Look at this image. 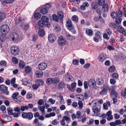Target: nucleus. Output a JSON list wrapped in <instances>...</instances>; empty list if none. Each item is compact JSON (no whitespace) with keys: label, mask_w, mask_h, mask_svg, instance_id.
<instances>
[{"label":"nucleus","mask_w":126,"mask_h":126,"mask_svg":"<svg viewBox=\"0 0 126 126\" xmlns=\"http://www.w3.org/2000/svg\"><path fill=\"white\" fill-rule=\"evenodd\" d=\"M63 119L64 120H65L67 122L69 123V122L70 121V119L67 116H64L63 117Z\"/></svg>","instance_id":"52"},{"label":"nucleus","mask_w":126,"mask_h":126,"mask_svg":"<svg viewBox=\"0 0 126 126\" xmlns=\"http://www.w3.org/2000/svg\"><path fill=\"white\" fill-rule=\"evenodd\" d=\"M102 90L100 92V94L102 95H104L106 94L107 92V91H106V90L102 89Z\"/></svg>","instance_id":"59"},{"label":"nucleus","mask_w":126,"mask_h":126,"mask_svg":"<svg viewBox=\"0 0 126 126\" xmlns=\"http://www.w3.org/2000/svg\"><path fill=\"white\" fill-rule=\"evenodd\" d=\"M92 110L94 113V115L97 116L98 114L99 110L98 108L96 106H95L92 109Z\"/></svg>","instance_id":"19"},{"label":"nucleus","mask_w":126,"mask_h":126,"mask_svg":"<svg viewBox=\"0 0 126 126\" xmlns=\"http://www.w3.org/2000/svg\"><path fill=\"white\" fill-rule=\"evenodd\" d=\"M109 89V87L107 84H104L102 87L101 89H103L104 90L107 91V90Z\"/></svg>","instance_id":"46"},{"label":"nucleus","mask_w":126,"mask_h":126,"mask_svg":"<svg viewBox=\"0 0 126 126\" xmlns=\"http://www.w3.org/2000/svg\"><path fill=\"white\" fill-rule=\"evenodd\" d=\"M112 77L113 79H117L118 77V75L116 73H114L112 75Z\"/></svg>","instance_id":"49"},{"label":"nucleus","mask_w":126,"mask_h":126,"mask_svg":"<svg viewBox=\"0 0 126 126\" xmlns=\"http://www.w3.org/2000/svg\"><path fill=\"white\" fill-rule=\"evenodd\" d=\"M22 21V19L20 17H18L15 21V23L17 24H18L21 22Z\"/></svg>","instance_id":"45"},{"label":"nucleus","mask_w":126,"mask_h":126,"mask_svg":"<svg viewBox=\"0 0 126 126\" xmlns=\"http://www.w3.org/2000/svg\"><path fill=\"white\" fill-rule=\"evenodd\" d=\"M91 7L92 9H95L97 7V5L95 2H94L91 3Z\"/></svg>","instance_id":"41"},{"label":"nucleus","mask_w":126,"mask_h":126,"mask_svg":"<svg viewBox=\"0 0 126 126\" xmlns=\"http://www.w3.org/2000/svg\"><path fill=\"white\" fill-rule=\"evenodd\" d=\"M40 12L43 14H45L47 13L48 11L46 8H42L40 9Z\"/></svg>","instance_id":"30"},{"label":"nucleus","mask_w":126,"mask_h":126,"mask_svg":"<svg viewBox=\"0 0 126 126\" xmlns=\"http://www.w3.org/2000/svg\"><path fill=\"white\" fill-rule=\"evenodd\" d=\"M65 86V84L63 82H61L58 84V88L61 89L62 88L64 87Z\"/></svg>","instance_id":"33"},{"label":"nucleus","mask_w":126,"mask_h":126,"mask_svg":"<svg viewBox=\"0 0 126 126\" xmlns=\"http://www.w3.org/2000/svg\"><path fill=\"white\" fill-rule=\"evenodd\" d=\"M48 39L50 42L53 43L56 39V37L53 33H50L48 35Z\"/></svg>","instance_id":"7"},{"label":"nucleus","mask_w":126,"mask_h":126,"mask_svg":"<svg viewBox=\"0 0 126 126\" xmlns=\"http://www.w3.org/2000/svg\"><path fill=\"white\" fill-rule=\"evenodd\" d=\"M94 120L93 118L90 119L88 122H87V124L88 125H90L94 123Z\"/></svg>","instance_id":"50"},{"label":"nucleus","mask_w":126,"mask_h":126,"mask_svg":"<svg viewBox=\"0 0 126 126\" xmlns=\"http://www.w3.org/2000/svg\"><path fill=\"white\" fill-rule=\"evenodd\" d=\"M110 82L111 84L114 85L116 83V81L115 79L113 78L110 79Z\"/></svg>","instance_id":"60"},{"label":"nucleus","mask_w":126,"mask_h":126,"mask_svg":"<svg viewBox=\"0 0 126 126\" xmlns=\"http://www.w3.org/2000/svg\"><path fill=\"white\" fill-rule=\"evenodd\" d=\"M60 79L58 77L53 79V84L55 86L57 85L58 83L60 81Z\"/></svg>","instance_id":"18"},{"label":"nucleus","mask_w":126,"mask_h":126,"mask_svg":"<svg viewBox=\"0 0 126 126\" xmlns=\"http://www.w3.org/2000/svg\"><path fill=\"white\" fill-rule=\"evenodd\" d=\"M122 21V19L120 17L116 18L115 22H116L118 24H119Z\"/></svg>","instance_id":"57"},{"label":"nucleus","mask_w":126,"mask_h":126,"mask_svg":"<svg viewBox=\"0 0 126 126\" xmlns=\"http://www.w3.org/2000/svg\"><path fill=\"white\" fill-rule=\"evenodd\" d=\"M63 13L61 11H59L57 13V15L59 18L60 19H63Z\"/></svg>","instance_id":"27"},{"label":"nucleus","mask_w":126,"mask_h":126,"mask_svg":"<svg viewBox=\"0 0 126 126\" xmlns=\"http://www.w3.org/2000/svg\"><path fill=\"white\" fill-rule=\"evenodd\" d=\"M53 79L49 78L47 79L46 82L47 85H50L53 84Z\"/></svg>","instance_id":"21"},{"label":"nucleus","mask_w":126,"mask_h":126,"mask_svg":"<svg viewBox=\"0 0 126 126\" xmlns=\"http://www.w3.org/2000/svg\"><path fill=\"white\" fill-rule=\"evenodd\" d=\"M78 104L79 106V110H82V109L83 105L82 102L81 101H79L78 103Z\"/></svg>","instance_id":"42"},{"label":"nucleus","mask_w":126,"mask_h":126,"mask_svg":"<svg viewBox=\"0 0 126 126\" xmlns=\"http://www.w3.org/2000/svg\"><path fill=\"white\" fill-rule=\"evenodd\" d=\"M47 67L46 63H39L38 65L39 69L40 70L45 69Z\"/></svg>","instance_id":"9"},{"label":"nucleus","mask_w":126,"mask_h":126,"mask_svg":"<svg viewBox=\"0 0 126 126\" xmlns=\"http://www.w3.org/2000/svg\"><path fill=\"white\" fill-rule=\"evenodd\" d=\"M0 91L3 93H5L7 94H8L9 93L8 91L7 87L3 85H0Z\"/></svg>","instance_id":"6"},{"label":"nucleus","mask_w":126,"mask_h":126,"mask_svg":"<svg viewBox=\"0 0 126 126\" xmlns=\"http://www.w3.org/2000/svg\"><path fill=\"white\" fill-rule=\"evenodd\" d=\"M121 95L123 97L126 96V88H125L124 90H122L121 92Z\"/></svg>","instance_id":"40"},{"label":"nucleus","mask_w":126,"mask_h":126,"mask_svg":"<svg viewBox=\"0 0 126 126\" xmlns=\"http://www.w3.org/2000/svg\"><path fill=\"white\" fill-rule=\"evenodd\" d=\"M42 20L45 23L48 22L49 18L47 17L44 16L42 17Z\"/></svg>","instance_id":"29"},{"label":"nucleus","mask_w":126,"mask_h":126,"mask_svg":"<svg viewBox=\"0 0 126 126\" xmlns=\"http://www.w3.org/2000/svg\"><path fill=\"white\" fill-rule=\"evenodd\" d=\"M86 120V115H83L82 116V117L80 118L79 120V122H81L82 123H84L85 122Z\"/></svg>","instance_id":"24"},{"label":"nucleus","mask_w":126,"mask_h":126,"mask_svg":"<svg viewBox=\"0 0 126 126\" xmlns=\"http://www.w3.org/2000/svg\"><path fill=\"white\" fill-rule=\"evenodd\" d=\"M81 112L79 111H77L76 113V118L79 119V120L81 118Z\"/></svg>","instance_id":"47"},{"label":"nucleus","mask_w":126,"mask_h":126,"mask_svg":"<svg viewBox=\"0 0 126 126\" xmlns=\"http://www.w3.org/2000/svg\"><path fill=\"white\" fill-rule=\"evenodd\" d=\"M11 38L13 41L16 42L19 40V35L18 34L15 32L13 33L11 35Z\"/></svg>","instance_id":"8"},{"label":"nucleus","mask_w":126,"mask_h":126,"mask_svg":"<svg viewBox=\"0 0 126 126\" xmlns=\"http://www.w3.org/2000/svg\"><path fill=\"white\" fill-rule=\"evenodd\" d=\"M117 13H116V12H113L111 13L110 15L113 18H116L117 17Z\"/></svg>","instance_id":"34"},{"label":"nucleus","mask_w":126,"mask_h":126,"mask_svg":"<svg viewBox=\"0 0 126 126\" xmlns=\"http://www.w3.org/2000/svg\"><path fill=\"white\" fill-rule=\"evenodd\" d=\"M88 86L91 87H94L96 85L95 81L93 79L89 80L88 82Z\"/></svg>","instance_id":"11"},{"label":"nucleus","mask_w":126,"mask_h":126,"mask_svg":"<svg viewBox=\"0 0 126 126\" xmlns=\"http://www.w3.org/2000/svg\"><path fill=\"white\" fill-rule=\"evenodd\" d=\"M38 107L39 109L42 112V114L44 115L45 114V107L43 106H38Z\"/></svg>","instance_id":"20"},{"label":"nucleus","mask_w":126,"mask_h":126,"mask_svg":"<svg viewBox=\"0 0 126 126\" xmlns=\"http://www.w3.org/2000/svg\"><path fill=\"white\" fill-rule=\"evenodd\" d=\"M66 36L68 39L70 40H73L74 39V37L71 36L69 33L66 32L65 33Z\"/></svg>","instance_id":"25"},{"label":"nucleus","mask_w":126,"mask_h":126,"mask_svg":"<svg viewBox=\"0 0 126 126\" xmlns=\"http://www.w3.org/2000/svg\"><path fill=\"white\" fill-rule=\"evenodd\" d=\"M66 39L62 36L59 37L58 40V44L60 46H63L66 43Z\"/></svg>","instance_id":"4"},{"label":"nucleus","mask_w":126,"mask_h":126,"mask_svg":"<svg viewBox=\"0 0 126 126\" xmlns=\"http://www.w3.org/2000/svg\"><path fill=\"white\" fill-rule=\"evenodd\" d=\"M31 66H27L25 67V71L27 73H30L31 71Z\"/></svg>","instance_id":"26"},{"label":"nucleus","mask_w":126,"mask_h":126,"mask_svg":"<svg viewBox=\"0 0 126 126\" xmlns=\"http://www.w3.org/2000/svg\"><path fill=\"white\" fill-rule=\"evenodd\" d=\"M115 69V66L113 65L110 66L108 69L109 71L111 72H114Z\"/></svg>","instance_id":"37"},{"label":"nucleus","mask_w":126,"mask_h":126,"mask_svg":"<svg viewBox=\"0 0 126 126\" xmlns=\"http://www.w3.org/2000/svg\"><path fill=\"white\" fill-rule=\"evenodd\" d=\"M6 62L4 61H1L0 62V65L5 66L6 65Z\"/></svg>","instance_id":"64"},{"label":"nucleus","mask_w":126,"mask_h":126,"mask_svg":"<svg viewBox=\"0 0 126 126\" xmlns=\"http://www.w3.org/2000/svg\"><path fill=\"white\" fill-rule=\"evenodd\" d=\"M44 102L42 99H40L38 102L37 104L39 105H42L43 103Z\"/></svg>","instance_id":"63"},{"label":"nucleus","mask_w":126,"mask_h":126,"mask_svg":"<svg viewBox=\"0 0 126 126\" xmlns=\"http://www.w3.org/2000/svg\"><path fill=\"white\" fill-rule=\"evenodd\" d=\"M65 79L67 81L70 82V81H73L74 80V78L72 76L67 73L65 76Z\"/></svg>","instance_id":"14"},{"label":"nucleus","mask_w":126,"mask_h":126,"mask_svg":"<svg viewBox=\"0 0 126 126\" xmlns=\"http://www.w3.org/2000/svg\"><path fill=\"white\" fill-rule=\"evenodd\" d=\"M36 83L39 86L42 85L43 84V81L40 79H37L36 81Z\"/></svg>","instance_id":"44"},{"label":"nucleus","mask_w":126,"mask_h":126,"mask_svg":"<svg viewBox=\"0 0 126 126\" xmlns=\"http://www.w3.org/2000/svg\"><path fill=\"white\" fill-rule=\"evenodd\" d=\"M19 49L18 47L16 46H12L10 49V52L11 54L14 56H16L19 53Z\"/></svg>","instance_id":"1"},{"label":"nucleus","mask_w":126,"mask_h":126,"mask_svg":"<svg viewBox=\"0 0 126 126\" xmlns=\"http://www.w3.org/2000/svg\"><path fill=\"white\" fill-rule=\"evenodd\" d=\"M25 66L24 62L23 61H20L19 64V67L21 69L23 68Z\"/></svg>","instance_id":"31"},{"label":"nucleus","mask_w":126,"mask_h":126,"mask_svg":"<svg viewBox=\"0 0 126 126\" xmlns=\"http://www.w3.org/2000/svg\"><path fill=\"white\" fill-rule=\"evenodd\" d=\"M99 58L100 61L103 62L107 58V56L106 54L102 53L100 54Z\"/></svg>","instance_id":"15"},{"label":"nucleus","mask_w":126,"mask_h":126,"mask_svg":"<svg viewBox=\"0 0 126 126\" xmlns=\"http://www.w3.org/2000/svg\"><path fill=\"white\" fill-rule=\"evenodd\" d=\"M29 109L28 106L25 105L24 106H22L21 107L20 110L22 111H24L25 110H27Z\"/></svg>","instance_id":"35"},{"label":"nucleus","mask_w":126,"mask_h":126,"mask_svg":"<svg viewBox=\"0 0 126 126\" xmlns=\"http://www.w3.org/2000/svg\"><path fill=\"white\" fill-rule=\"evenodd\" d=\"M29 25L28 23H26L25 24L24 27V29L25 30H28L29 28Z\"/></svg>","instance_id":"58"},{"label":"nucleus","mask_w":126,"mask_h":126,"mask_svg":"<svg viewBox=\"0 0 126 126\" xmlns=\"http://www.w3.org/2000/svg\"><path fill=\"white\" fill-rule=\"evenodd\" d=\"M86 34L89 36H91L93 34V31L91 30H86Z\"/></svg>","instance_id":"38"},{"label":"nucleus","mask_w":126,"mask_h":126,"mask_svg":"<svg viewBox=\"0 0 126 126\" xmlns=\"http://www.w3.org/2000/svg\"><path fill=\"white\" fill-rule=\"evenodd\" d=\"M106 32L109 35H110L111 33V30L109 28H108L106 29Z\"/></svg>","instance_id":"62"},{"label":"nucleus","mask_w":126,"mask_h":126,"mask_svg":"<svg viewBox=\"0 0 126 126\" xmlns=\"http://www.w3.org/2000/svg\"><path fill=\"white\" fill-rule=\"evenodd\" d=\"M105 0H98V4L99 5L103 6L105 4Z\"/></svg>","instance_id":"32"},{"label":"nucleus","mask_w":126,"mask_h":126,"mask_svg":"<svg viewBox=\"0 0 126 126\" xmlns=\"http://www.w3.org/2000/svg\"><path fill=\"white\" fill-rule=\"evenodd\" d=\"M117 13V17H121L123 15V14L122 12L120 10H118L116 12Z\"/></svg>","instance_id":"53"},{"label":"nucleus","mask_w":126,"mask_h":126,"mask_svg":"<svg viewBox=\"0 0 126 126\" xmlns=\"http://www.w3.org/2000/svg\"><path fill=\"white\" fill-rule=\"evenodd\" d=\"M34 17L36 19H38L41 17V14L40 13H35L34 15Z\"/></svg>","instance_id":"51"},{"label":"nucleus","mask_w":126,"mask_h":126,"mask_svg":"<svg viewBox=\"0 0 126 126\" xmlns=\"http://www.w3.org/2000/svg\"><path fill=\"white\" fill-rule=\"evenodd\" d=\"M12 59L13 62L17 64L18 63V60L16 57H13Z\"/></svg>","instance_id":"54"},{"label":"nucleus","mask_w":126,"mask_h":126,"mask_svg":"<svg viewBox=\"0 0 126 126\" xmlns=\"http://www.w3.org/2000/svg\"><path fill=\"white\" fill-rule=\"evenodd\" d=\"M124 29L121 26H119L117 27L118 31L122 33L124 30Z\"/></svg>","instance_id":"43"},{"label":"nucleus","mask_w":126,"mask_h":126,"mask_svg":"<svg viewBox=\"0 0 126 126\" xmlns=\"http://www.w3.org/2000/svg\"><path fill=\"white\" fill-rule=\"evenodd\" d=\"M19 95V93L18 92H16L13 93L12 96V97L13 99L16 102H20V101L17 98V97Z\"/></svg>","instance_id":"13"},{"label":"nucleus","mask_w":126,"mask_h":126,"mask_svg":"<svg viewBox=\"0 0 126 126\" xmlns=\"http://www.w3.org/2000/svg\"><path fill=\"white\" fill-rule=\"evenodd\" d=\"M72 20L74 22H78V20L77 16L76 15H74L72 17Z\"/></svg>","instance_id":"55"},{"label":"nucleus","mask_w":126,"mask_h":126,"mask_svg":"<svg viewBox=\"0 0 126 126\" xmlns=\"http://www.w3.org/2000/svg\"><path fill=\"white\" fill-rule=\"evenodd\" d=\"M53 20L56 22H58L59 21V17L55 14H53L52 16Z\"/></svg>","instance_id":"36"},{"label":"nucleus","mask_w":126,"mask_h":126,"mask_svg":"<svg viewBox=\"0 0 126 126\" xmlns=\"http://www.w3.org/2000/svg\"><path fill=\"white\" fill-rule=\"evenodd\" d=\"M38 34L40 37H42L44 36L45 34L44 31L43 30H40L39 31Z\"/></svg>","instance_id":"28"},{"label":"nucleus","mask_w":126,"mask_h":126,"mask_svg":"<svg viewBox=\"0 0 126 126\" xmlns=\"http://www.w3.org/2000/svg\"><path fill=\"white\" fill-rule=\"evenodd\" d=\"M9 28L7 25H4L2 26L1 27V32L2 34H7L9 32Z\"/></svg>","instance_id":"3"},{"label":"nucleus","mask_w":126,"mask_h":126,"mask_svg":"<svg viewBox=\"0 0 126 126\" xmlns=\"http://www.w3.org/2000/svg\"><path fill=\"white\" fill-rule=\"evenodd\" d=\"M38 24L39 26L43 27L45 24V22H44L42 20L39 21L38 23Z\"/></svg>","instance_id":"48"},{"label":"nucleus","mask_w":126,"mask_h":126,"mask_svg":"<svg viewBox=\"0 0 126 126\" xmlns=\"http://www.w3.org/2000/svg\"><path fill=\"white\" fill-rule=\"evenodd\" d=\"M109 26L111 28H115L116 27V26L115 24L112 23H110Z\"/></svg>","instance_id":"61"},{"label":"nucleus","mask_w":126,"mask_h":126,"mask_svg":"<svg viewBox=\"0 0 126 126\" xmlns=\"http://www.w3.org/2000/svg\"><path fill=\"white\" fill-rule=\"evenodd\" d=\"M115 87V85L112 86L110 89L109 90L111 91L110 95L112 97H117L118 96V94L117 93L115 92V90L114 88Z\"/></svg>","instance_id":"5"},{"label":"nucleus","mask_w":126,"mask_h":126,"mask_svg":"<svg viewBox=\"0 0 126 126\" xmlns=\"http://www.w3.org/2000/svg\"><path fill=\"white\" fill-rule=\"evenodd\" d=\"M22 116L23 118L30 120L32 118L33 115L31 112H23L22 113Z\"/></svg>","instance_id":"2"},{"label":"nucleus","mask_w":126,"mask_h":126,"mask_svg":"<svg viewBox=\"0 0 126 126\" xmlns=\"http://www.w3.org/2000/svg\"><path fill=\"white\" fill-rule=\"evenodd\" d=\"M76 85V83L75 82H74L72 83L71 86L67 85V87L69 90L73 91L75 89Z\"/></svg>","instance_id":"12"},{"label":"nucleus","mask_w":126,"mask_h":126,"mask_svg":"<svg viewBox=\"0 0 126 126\" xmlns=\"http://www.w3.org/2000/svg\"><path fill=\"white\" fill-rule=\"evenodd\" d=\"M66 26L69 30H71L72 28L71 20L70 19H68L66 21Z\"/></svg>","instance_id":"16"},{"label":"nucleus","mask_w":126,"mask_h":126,"mask_svg":"<svg viewBox=\"0 0 126 126\" xmlns=\"http://www.w3.org/2000/svg\"><path fill=\"white\" fill-rule=\"evenodd\" d=\"M36 75L37 77H41L43 75V73L42 71H40L39 70L36 71Z\"/></svg>","instance_id":"22"},{"label":"nucleus","mask_w":126,"mask_h":126,"mask_svg":"<svg viewBox=\"0 0 126 126\" xmlns=\"http://www.w3.org/2000/svg\"><path fill=\"white\" fill-rule=\"evenodd\" d=\"M37 35V34L33 35L32 36V40L33 41L35 42L38 39Z\"/></svg>","instance_id":"56"},{"label":"nucleus","mask_w":126,"mask_h":126,"mask_svg":"<svg viewBox=\"0 0 126 126\" xmlns=\"http://www.w3.org/2000/svg\"><path fill=\"white\" fill-rule=\"evenodd\" d=\"M33 123L35 125V126H44L43 124L39 122V120L36 118L33 121Z\"/></svg>","instance_id":"17"},{"label":"nucleus","mask_w":126,"mask_h":126,"mask_svg":"<svg viewBox=\"0 0 126 126\" xmlns=\"http://www.w3.org/2000/svg\"><path fill=\"white\" fill-rule=\"evenodd\" d=\"M101 33L100 32H97L95 34V37L94 38V41L96 42L98 41V39L101 37Z\"/></svg>","instance_id":"10"},{"label":"nucleus","mask_w":126,"mask_h":126,"mask_svg":"<svg viewBox=\"0 0 126 126\" xmlns=\"http://www.w3.org/2000/svg\"><path fill=\"white\" fill-rule=\"evenodd\" d=\"M6 16V14L4 13H0V21L3 19Z\"/></svg>","instance_id":"39"},{"label":"nucleus","mask_w":126,"mask_h":126,"mask_svg":"<svg viewBox=\"0 0 126 126\" xmlns=\"http://www.w3.org/2000/svg\"><path fill=\"white\" fill-rule=\"evenodd\" d=\"M102 7V10L104 12H107L108 10V4H105Z\"/></svg>","instance_id":"23"}]
</instances>
